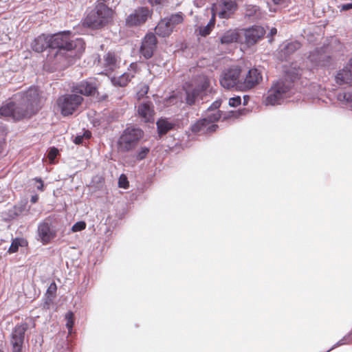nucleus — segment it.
<instances>
[{
	"label": "nucleus",
	"instance_id": "f257e3e1",
	"mask_svg": "<svg viewBox=\"0 0 352 352\" xmlns=\"http://www.w3.org/2000/svg\"><path fill=\"white\" fill-rule=\"evenodd\" d=\"M21 100L14 102V121L30 119L42 108L41 96L36 87H30L20 94Z\"/></svg>",
	"mask_w": 352,
	"mask_h": 352
},
{
	"label": "nucleus",
	"instance_id": "f03ea898",
	"mask_svg": "<svg viewBox=\"0 0 352 352\" xmlns=\"http://www.w3.org/2000/svg\"><path fill=\"white\" fill-rule=\"evenodd\" d=\"M21 100L14 102V121L30 119L42 108L41 96L36 87H30L20 94Z\"/></svg>",
	"mask_w": 352,
	"mask_h": 352
},
{
	"label": "nucleus",
	"instance_id": "7ed1b4c3",
	"mask_svg": "<svg viewBox=\"0 0 352 352\" xmlns=\"http://www.w3.org/2000/svg\"><path fill=\"white\" fill-rule=\"evenodd\" d=\"M21 100L14 102V121L30 119L42 108L41 96L36 87H30L20 94Z\"/></svg>",
	"mask_w": 352,
	"mask_h": 352
},
{
	"label": "nucleus",
	"instance_id": "20e7f679",
	"mask_svg": "<svg viewBox=\"0 0 352 352\" xmlns=\"http://www.w3.org/2000/svg\"><path fill=\"white\" fill-rule=\"evenodd\" d=\"M21 100L14 102V121L30 119L42 108L41 96L36 87H30L20 94Z\"/></svg>",
	"mask_w": 352,
	"mask_h": 352
},
{
	"label": "nucleus",
	"instance_id": "39448f33",
	"mask_svg": "<svg viewBox=\"0 0 352 352\" xmlns=\"http://www.w3.org/2000/svg\"><path fill=\"white\" fill-rule=\"evenodd\" d=\"M301 69L292 68L286 72L285 79L279 80L274 83L267 92L265 98L266 104L275 105L279 103L284 95L288 92L292 87V82L300 78Z\"/></svg>",
	"mask_w": 352,
	"mask_h": 352
},
{
	"label": "nucleus",
	"instance_id": "423d86ee",
	"mask_svg": "<svg viewBox=\"0 0 352 352\" xmlns=\"http://www.w3.org/2000/svg\"><path fill=\"white\" fill-rule=\"evenodd\" d=\"M98 0L96 5L83 20V25L94 30L100 29L113 21V10Z\"/></svg>",
	"mask_w": 352,
	"mask_h": 352
},
{
	"label": "nucleus",
	"instance_id": "0eeeda50",
	"mask_svg": "<svg viewBox=\"0 0 352 352\" xmlns=\"http://www.w3.org/2000/svg\"><path fill=\"white\" fill-rule=\"evenodd\" d=\"M70 36L69 31L60 32L50 36V47L70 51L79 47L80 49L85 50V44L82 38L72 41Z\"/></svg>",
	"mask_w": 352,
	"mask_h": 352
},
{
	"label": "nucleus",
	"instance_id": "6e6552de",
	"mask_svg": "<svg viewBox=\"0 0 352 352\" xmlns=\"http://www.w3.org/2000/svg\"><path fill=\"white\" fill-rule=\"evenodd\" d=\"M143 136L144 132L141 129L133 126L126 127L119 138L118 142V150L121 152H128L133 150Z\"/></svg>",
	"mask_w": 352,
	"mask_h": 352
},
{
	"label": "nucleus",
	"instance_id": "1a4fd4ad",
	"mask_svg": "<svg viewBox=\"0 0 352 352\" xmlns=\"http://www.w3.org/2000/svg\"><path fill=\"white\" fill-rule=\"evenodd\" d=\"M83 102V98L75 94H64L58 97L56 103L63 116L72 115Z\"/></svg>",
	"mask_w": 352,
	"mask_h": 352
},
{
	"label": "nucleus",
	"instance_id": "9d476101",
	"mask_svg": "<svg viewBox=\"0 0 352 352\" xmlns=\"http://www.w3.org/2000/svg\"><path fill=\"white\" fill-rule=\"evenodd\" d=\"M241 69L239 66H233L223 72L221 78V85L227 89L235 88L239 91V85L243 80H240Z\"/></svg>",
	"mask_w": 352,
	"mask_h": 352
},
{
	"label": "nucleus",
	"instance_id": "9b49d317",
	"mask_svg": "<svg viewBox=\"0 0 352 352\" xmlns=\"http://www.w3.org/2000/svg\"><path fill=\"white\" fill-rule=\"evenodd\" d=\"M153 11L147 7H138L126 18L129 27H138L144 25L151 17Z\"/></svg>",
	"mask_w": 352,
	"mask_h": 352
},
{
	"label": "nucleus",
	"instance_id": "f8f14e48",
	"mask_svg": "<svg viewBox=\"0 0 352 352\" xmlns=\"http://www.w3.org/2000/svg\"><path fill=\"white\" fill-rule=\"evenodd\" d=\"M28 329V324L23 322L16 324L10 336L12 352H22L25 339V333Z\"/></svg>",
	"mask_w": 352,
	"mask_h": 352
},
{
	"label": "nucleus",
	"instance_id": "ddd939ff",
	"mask_svg": "<svg viewBox=\"0 0 352 352\" xmlns=\"http://www.w3.org/2000/svg\"><path fill=\"white\" fill-rule=\"evenodd\" d=\"M37 234L43 245L49 244L56 236V230L50 219L47 218L38 224Z\"/></svg>",
	"mask_w": 352,
	"mask_h": 352
},
{
	"label": "nucleus",
	"instance_id": "4468645a",
	"mask_svg": "<svg viewBox=\"0 0 352 352\" xmlns=\"http://www.w3.org/2000/svg\"><path fill=\"white\" fill-rule=\"evenodd\" d=\"M196 87L191 89L190 87L186 88V103L189 105L195 104L196 98L204 91H205L210 85V81L206 76L199 77L195 81Z\"/></svg>",
	"mask_w": 352,
	"mask_h": 352
},
{
	"label": "nucleus",
	"instance_id": "2eb2a0df",
	"mask_svg": "<svg viewBox=\"0 0 352 352\" xmlns=\"http://www.w3.org/2000/svg\"><path fill=\"white\" fill-rule=\"evenodd\" d=\"M262 80L261 72L256 68H252L243 79L242 83L240 84L239 91H247L250 90L259 85Z\"/></svg>",
	"mask_w": 352,
	"mask_h": 352
},
{
	"label": "nucleus",
	"instance_id": "dca6fc26",
	"mask_svg": "<svg viewBox=\"0 0 352 352\" xmlns=\"http://www.w3.org/2000/svg\"><path fill=\"white\" fill-rule=\"evenodd\" d=\"M157 40L155 35L148 33L145 35L142 41L140 52L146 59L151 58L157 48Z\"/></svg>",
	"mask_w": 352,
	"mask_h": 352
},
{
	"label": "nucleus",
	"instance_id": "f3484780",
	"mask_svg": "<svg viewBox=\"0 0 352 352\" xmlns=\"http://www.w3.org/2000/svg\"><path fill=\"white\" fill-rule=\"evenodd\" d=\"M245 42L249 45H254L265 34V30L262 26L253 25L251 28L244 29Z\"/></svg>",
	"mask_w": 352,
	"mask_h": 352
},
{
	"label": "nucleus",
	"instance_id": "a211bd4d",
	"mask_svg": "<svg viewBox=\"0 0 352 352\" xmlns=\"http://www.w3.org/2000/svg\"><path fill=\"white\" fill-rule=\"evenodd\" d=\"M237 8V3L232 0H220L216 8L218 16L221 19L230 18Z\"/></svg>",
	"mask_w": 352,
	"mask_h": 352
},
{
	"label": "nucleus",
	"instance_id": "6ab92c4d",
	"mask_svg": "<svg viewBox=\"0 0 352 352\" xmlns=\"http://www.w3.org/2000/svg\"><path fill=\"white\" fill-rule=\"evenodd\" d=\"M73 93H78L85 96H94L97 91V87L94 82L85 80L74 85L71 87Z\"/></svg>",
	"mask_w": 352,
	"mask_h": 352
},
{
	"label": "nucleus",
	"instance_id": "aec40b11",
	"mask_svg": "<svg viewBox=\"0 0 352 352\" xmlns=\"http://www.w3.org/2000/svg\"><path fill=\"white\" fill-rule=\"evenodd\" d=\"M138 71V65L136 63H133L130 65L128 71L118 77H113L112 82L114 85L119 87H125L135 77Z\"/></svg>",
	"mask_w": 352,
	"mask_h": 352
},
{
	"label": "nucleus",
	"instance_id": "412c9836",
	"mask_svg": "<svg viewBox=\"0 0 352 352\" xmlns=\"http://www.w3.org/2000/svg\"><path fill=\"white\" fill-rule=\"evenodd\" d=\"M217 128V124H210L204 118L197 120L195 123H194L191 126L190 130L194 133H211L216 131Z\"/></svg>",
	"mask_w": 352,
	"mask_h": 352
},
{
	"label": "nucleus",
	"instance_id": "4be33fe9",
	"mask_svg": "<svg viewBox=\"0 0 352 352\" xmlns=\"http://www.w3.org/2000/svg\"><path fill=\"white\" fill-rule=\"evenodd\" d=\"M138 114L146 122L153 121L155 112L152 102L147 101L140 104L138 107Z\"/></svg>",
	"mask_w": 352,
	"mask_h": 352
},
{
	"label": "nucleus",
	"instance_id": "5701e85b",
	"mask_svg": "<svg viewBox=\"0 0 352 352\" xmlns=\"http://www.w3.org/2000/svg\"><path fill=\"white\" fill-rule=\"evenodd\" d=\"M120 62V57L114 52H108L103 57V66L107 71H114L119 67Z\"/></svg>",
	"mask_w": 352,
	"mask_h": 352
},
{
	"label": "nucleus",
	"instance_id": "b1692460",
	"mask_svg": "<svg viewBox=\"0 0 352 352\" xmlns=\"http://www.w3.org/2000/svg\"><path fill=\"white\" fill-rule=\"evenodd\" d=\"M50 36L42 34L34 38L31 43V47L36 52H42L50 47Z\"/></svg>",
	"mask_w": 352,
	"mask_h": 352
},
{
	"label": "nucleus",
	"instance_id": "393cba45",
	"mask_svg": "<svg viewBox=\"0 0 352 352\" xmlns=\"http://www.w3.org/2000/svg\"><path fill=\"white\" fill-rule=\"evenodd\" d=\"M155 34L162 37L168 36L173 32L167 19H162L155 28Z\"/></svg>",
	"mask_w": 352,
	"mask_h": 352
},
{
	"label": "nucleus",
	"instance_id": "a878e982",
	"mask_svg": "<svg viewBox=\"0 0 352 352\" xmlns=\"http://www.w3.org/2000/svg\"><path fill=\"white\" fill-rule=\"evenodd\" d=\"M336 81L338 85L351 84L352 82V69L347 67L340 70L336 76Z\"/></svg>",
	"mask_w": 352,
	"mask_h": 352
},
{
	"label": "nucleus",
	"instance_id": "bb28decb",
	"mask_svg": "<svg viewBox=\"0 0 352 352\" xmlns=\"http://www.w3.org/2000/svg\"><path fill=\"white\" fill-rule=\"evenodd\" d=\"M14 102H4L0 107V117H9L14 120Z\"/></svg>",
	"mask_w": 352,
	"mask_h": 352
},
{
	"label": "nucleus",
	"instance_id": "cd10ccee",
	"mask_svg": "<svg viewBox=\"0 0 352 352\" xmlns=\"http://www.w3.org/2000/svg\"><path fill=\"white\" fill-rule=\"evenodd\" d=\"M175 124L169 122L167 119L162 118L157 122L158 133L160 135L166 134L169 131L174 129Z\"/></svg>",
	"mask_w": 352,
	"mask_h": 352
},
{
	"label": "nucleus",
	"instance_id": "c85d7f7f",
	"mask_svg": "<svg viewBox=\"0 0 352 352\" xmlns=\"http://www.w3.org/2000/svg\"><path fill=\"white\" fill-rule=\"evenodd\" d=\"M239 37L240 34L236 30H230L221 37V43L222 44H230L237 42Z\"/></svg>",
	"mask_w": 352,
	"mask_h": 352
},
{
	"label": "nucleus",
	"instance_id": "c756f323",
	"mask_svg": "<svg viewBox=\"0 0 352 352\" xmlns=\"http://www.w3.org/2000/svg\"><path fill=\"white\" fill-rule=\"evenodd\" d=\"M301 45L299 42L293 41L287 43L284 48L281 50L284 56L286 58L287 56L293 54L297 50L300 49Z\"/></svg>",
	"mask_w": 352,
	"mask_h": 352
},
{
	"label": "nucleus",
	"instance_id": "7c9ffc66",
	"mask_svg": "<svg viewBox=\"0 0 352 352\" xmlns=\"http://www.w3.org/2000/svg\"><path fill=\"white\" fill-rule=\"evenodd\" d=\"M245 15L249 18H258L261 15V10L256 6L246 5L245 6Z\"/></svg>",
	"mask_w": 352,
	"mask_h": 352
},
{
	"label": "nucleus",
	"instance_id": "2f4dec72",
	"mask_svg": "<svg viewBox=\"0 0 352 352\" xmlns=\"http://www.w3.org/2000/svg\"><path fill=\"white\" fill-rule=\"evenodd\" d=\"M167 21L169 22V25L171 28H173L180 23H182L184 21V14L182 12H178L170 16V17L166 18Z\"/></svg>",
	"mask_w": 352,
	"mask_h": 352
},
{
	"label": "nucleus",
	"instance_id": "473e14b6",
	"mask_svg": "<svg viewBox=\"0 0 352 352\" xmlns=\"http://www.w3.org/2000/svg\"><path fill=\"white\" fill-rule=\"evenodd\" d=\"M27 243V241L23 239L16 238L12 241L8 249V252L10 254L15 253L19 250V246H25Z\"/></svg>",
	"mask_w": 352,
	"mask_h": 352
},
{
	"label": "nucleus",
	"instance_id": "72a5a7b5",
	"mask_svg": "<svg viewBox=\"0 0 352 352\" xmlns=\"http://www.w3.org/2000/svg\"><path fill=\"white\" fill-rule=\"evenodd\" d=\"M149 90V87L148 85L146 84H140L139 85V90L138 91L136 94V98L138 100H142L144 98L146 95L148 94Z\"/></svg>",
	"mask_w": 352,
	"mask_h": 352
},
{
	"label": "nucleus",
	"instance_id": "f704fd0d",
	"mask_svg": "<svg viewBox=\"0 0 352 352\" xmlns=\"http://www.w3.org/2000/svg\"><path fill=\"white\" fill-rule=\"evenodd\" d=\"M65 319L67 320L66 327L69 333H71L74 324V313L72 311H68L65 315Z\"/></svg>",
	"mask_w": 352,
	"mask_h": 352
},
{
	"label": "nucleus",
	"instance_id": "c9c22d12",
	"mask_svg": "<svg viewBox=\"0 0 352 352\" xmlns=\"http://www.w3.org/2000/svg\"><path fill=\"white\" fill-rule=\"evenodd\" d=\"M221 117V113L220 111H217L214 113L209 114L206 118V120L210 124H214V123L219 121Z\"/></svg>",
	"mask_w": 352,
	"mask_h": 352
},
{
	"label": "nucleus",
	"instance_id": "e433bc0d",
	"mask_svg": "<svg viewBox=\"0 0 352 352\" xmlns=\"http://www.w3.org/2000/svg\"><path fill=\"white\" fill-rule=\"evenodd\" d=\"M150 149L147 147H141L136 153L135 157L138 160H142L146 157Z\"/></svg>",
	"mask_w": 352,
	"mask_h": 352
},
{
	"label": "nucleus",
	"instance_id": "4c0bfd02",
	"mask_svg": "<svg viewBox=\"0 0 352 352\" xmlns=\"http://www.w3.org/2000/svg\"><path fill=\"white\" fill-rule=\"evenodd\" d=\"M118 186L126 189L129 186V181L124 174H122L118 179Z\"/></svg>",
	"mask_w": 352,
	"mask_h": 352
},
{
	"label": "nucleus",
	"instance_id": "58836bf2",
	"mask_svg": "<svg viewBox=\"0 0 352 352\" xmlns=\"http://www.w3.org/2000/svg\"><path fill=\"white\" fill-rule=\"evenodd\" d=\"M56 284L54 282H53L48 287L46 294L48 296V298H54L56 296Z\"/></svg>",
	"mask_w": 352,
	"mask_h": 352
},
{
	"label": "nucleus",
	"instance_id": "ea45409f",
	"mask_svg": "<svg viewBox=\"0 0 352 352\" xmlns=\"http://www.w3.org/2000/svg\"><path fill=\"white\" fill-rule=\"evenodd\" d=\"M58 154V150L55 147L50 148L48 153H47V157L50 161V162L52 164L54 162L55 158L57 157Z\"/></svg>",
	"mask_w": 352,
	"mask_h": 352
},
{
	"label": "nucleus",
	"instance_id": "a19ab883",
	"mask_svg": "<svg viewBox=\"0 0 352 352\" xmlns=\"http://www.w3.org/2000/svg\"><path fill=\"white\" fill-rule=\"evenodd\" d=\"M86 228V223L85 221H78L73 225L72 230L74 232H79Z\"/></svg>",
	"mask_w": 352,
	"mask_h": 352
},
{
	"label": "nucleus",
	"instance_id": "79ce46f5",
	"mask_svg": "<svg viewBox=\"0 0 352 352\" xmlns=\"http://www.w3.org/2000/svg\"><path fill=\"white\" fill-rule=\"evenodd\" d=\"M213 28L207 24V25L199 28V34L202 36H206L211 32Z\"/></svg>",
	"mask_w": 352,
	"mask_h": 352
},
{
	"label": "nucleus",
	"instance_id": "37998d69",
	"mask_svg": "<svg viewBox=\"0 0 352 352\" xmlns=\"http://www.w3.org/2000/svg\"><path fill=\"white\" fill-rule=\"evenodd\" d=\"M241 103V99L240 96L233 97L229 100V105L232 107H236L239 106Z\"/></svg>",
	"mask_w": 352,
	"mask_h": 352
},
{
	"label": "nucleus",
	"instance_id": "c03bdc74",
	"mask_svg": "<svg viewBox=\"0 0 352 352\" xmlns=\"http://www.w3.org/2000/svg\"><path fill=\"white\" fill-rule=\"evenodd\" d=\"M34 180L38 183V184L36 186V188L37 190H40V191H43L44 190V184H43V180L41 179V178H38V177H35L34 179Z\"/></svg>",
	"mask_w": 352,
	"mask_h": 352
},
{
	"label": "nucleus",
	"instance_id": "a18cd8bd",
	"mask_svg": "<svg viewBox=\"0 0 352 352\" xmlns=\"http://www.w3.org/2000/svg\"><path fill=\"white\" fill-rule=\"evenodd\" d=\"M166 0H148V2L152 6L163 5Z\"/></svg>",
	"mask_w": 352,
	"mask_h": 352
},
{
	"label": "nucleus",
	"instance_id": "49530a36",
	"mask_svg": "<svg viewBox=\"0 0 352 352\" xmlns=\"http://www.w3.org/2000/svg\"><path fill=\"white\" fill-rule=\"evenodd\" d=\"M342 98L347 102H352V92H346L344 93Z\"/></svg>",
	"mask_w": 352,
	"mask_h": 352
},
{
	"label": "nucleus",
	"instance_id": "de8ad7c7",
	"mask_svg": "<svg viewBox=\"0 0 352 352\" xmlns=\"http://www.w3.org/2000/svg\"><path fill=\"white\" fill-rule=\"evenodd\" d=\"M83 140H84V136L82 135H77L74 140V142L76 144H81L83 142Z\"/></svg>",
	"mask_w": 352,
	"mask_h": 352
},
{
	"label": "nucleus",
	"instance_id": "09e8293b",
	"mask_svg": "<svg viewBox=\"0 0 352 352\" xmlns=\"http://www.w3.org/2000/svg\"><path fill=\"white\" fill-rule=\"evenodd\" d=\"M352 9V2L342 6L341 10L346 11Z\"/></svg>",
	"mask_w": 352,
	"mask_h": 352
},
{
	"label": "nucleus",
	"instance_id": "8fccbe9b",
	"mask_svg": "<svg viewBox=\"0 0 352 352\" xmlns=\"http://www.w3.org/2000/svg\"><path fill=\"white\" fill-rule=\"evenodd\" d=\"M208 25H209L212 28L214 27V25H215V14L214 12L212 13V16L210 21L208 22Z\"/></svg>",
	"mask_w": 352,
	"mask_h": 352
},
{
	"label": "nucleus",
	"instance_id": "3c124183",
	"mask_svg": "<svg viewBox=\"0 0 352 352\" xmlns=\"http://www.w3.org/2000/svg\"><path fill=\"white\" fill-rule=\"evenodd\" d=\"M277 34V30L276 28H272L270 30V36L272 37V38L270 40V41H272V37Z\"/></svg>",
	"mask_w": 352,
	"mask_h": 352
},
{
	"label": "nucleus",
	"instance_id": "603ef678",
	"mask_svg": "<svg viewBox=\"0 0 352 352\" xmlns=\"http://www.w3.org/2000/svg\"><path fill=\"white\" fill-rule=\"evenodd\" d=\"M221 105V102L219 101H215L212 103L211 107L208 109L210 110V109H218Z\"/></svg>",
	"mask_w": 352,
	"mask_h": 352
},
{
	"label": "nucleus",
	"instance_id": "864d4df0",
	"mask_svg": "<svg viewBox=\"0 0 352 352\" xmlns=\"http://www.w3.org/2000/svg\"><path fill=\"white\" fill-rule=\"evenodd\" d=\"M38 200V195H34L31 197L30 201L32 204H36Z\"/></svg>",
	"mask_w": 352,
	"mask_h": 352
},
{
	"label": "nucleus",
	"instance_id": "5fc2aeb1",
	"mask_svg": "<svg viewBox=\"0 0 352 352\" xmlns=\"http://www.w3.org/2000/svg\"><path fill=\"white\" fill-rule=\"evenodd\" d=\"M82 136H84V138H86V139H89L91 136V133L90 131H86L84 134L82 135Z\"/></svg>",
	"mask_w": 352,
	"mask_h": 352
},
{
	"label": "nucleus",
	"instance_id": "6e6d98bb",
	"mask_svg": "<svg viewBox=\"0 0 352 352\" xmlns=\"http://www.w3.org/2000/svg\"><path fill=\"white\" fill-rule=\"evenodd\" d=\"M273 2L275 3V4H280L282 3L285 0H272Z\"/></svg>",
	"mask_w": 352,
	"mask_h": 352
},
{
	"label": "nucleus",
	"instance_id": "4d7b16f0",
	"mask_svg": "<svg viewBox=\"0 0 352 352\" xmlns=\"http://www.w3.org/2000/svg\"><path fill=\"white\" fill-rule=\"evenodd\" d=\"M349 65L350 68L352 69V58L349 60Z\"/></svg>",
	"mask_w": 352,
	"mask_h": 352
},
{
	"label": "nucleus",
	"instance_id": "13d9d810",
	"mask_svg": "<svg viewBox=\"0 0 352 352\" xmlns=\"http://www.w3.org/2000/svg\"><path fill=\"white\" fill-rule=\"evenodd\" d=\"M102 1H105V2H107L108 3H109L111 0H102Z\"/></svg>",
	"mask_w": 352,
	"mask_h": 352
},
{
	"label": "nucleus",
	"instance_id": "bf43d9fd",
	"mask_svg": "<svg viewBox=\"0 0 352 352\" xmlns=\"http://www.w3.org/2000/svg\"><path fill=\"white\" fill-rule=\"evenodd\" d=\"M0 352H3L1 350H0Z\"/></svg>",
	"mask_w": 352,
	"mask_h": 352
}]
</instances>
